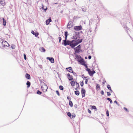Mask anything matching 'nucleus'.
Here are the masks:
<instances>
[{
	"mask_svg": "<svg viewBox=\"0 0 133 133\" xmlns=\"http://www.w3.org/2000/svg\"><path fill=\"white\" fill-rule=\"evenodd\" d=\"M63 41L64 45L66 46L67 45H69L72 48H74L81 42V41L78 42L75 40H73L71 41L63 40Z\"/></svg>",
	"mask_w": 133,
	"mask_h": 133,
	"instance_id": "1",
	"label": "nucleus"
},
{
	"mask_svg": "<svg viewBox=\"0 0 133 133\" xmlns=\"http://www.w3.org/2000/svg\"><path fill=\"white\" fill-rule=\"evenodd\" d=\"M76 59L81 64L83 65H85V62L84 60L80 56L76 55Z\"/></svg>",
	"mask_w": 133,
	"mask_h": 133,
	"instance_id": "2",
	"label": "nucleus"
},
{
	"mask_svg": "<svg viewBox=\"0 0 133 133\" xmlns=\"http://www.w3.org/2000/svg\"><path fill=\"white\" fill-rule=\"evenodd\" d=\"M41 84V87L43 91L44 92H46L48 88L47 85L43 82H42Z\"/></svg>",
	"mask_w": 133,
	"mask_h": 133,
	"instance_id": "3",
	"label": "nucleus"
},
{
	"mask_svg": "<svg viewBox=\"0 0 133 133\" xmlns=\"http://www.w3.org/2000/svg\"><path fill=\"white\" fill-rule=\"evenodd\" d=\"M87 70L88 71L89 75L90 76H93L94 74L95 73V72L94 70L91 71L90 69L88 68L87 69Z\"/></svg>",
	"mask_w": 133,
	"mask_h": 133,
	"instance_id": "4",
	"label": "nucleus"
},
{
	"mask_svg": "<svg viewBox=\"0 0 133 133\" xmlns=\"http://www.w3.org/2000/svg\"><path fill=\"white\" fill-rule=\"evenodd\" d=\"M81 48V46L80 45H79L77 47L74 48L75 52L76 53H78L80 51Z\"/></svg>",
	"mask_w": 133,
	"mask_h": 133,
	"instance_id": "5",
	"label": "nucleus"
},
{
	"mask_svg": "<svg viewBox=\"0 0 133 133\" xmlns=\"http://www.w3.org/2000/svg\"><path fill=\"white\" fill-rule=\"evenodd\" d=\"M2 44L4 46H9V44L6 41H3L2 42Z\"/></svg>",
	"mask_w": 133,
	"mask_h": 133,
	"instance_id": "6",
	"label": "nucleus"
},
{
	"mask_svg": "<svg viewBox=\"0 0 133 133\" xmlns=\"http://www.w3.org/2000/svg\"><path fill=\"white\" fill-rule=\"evenodd\" d=\"M74 28L75 30L76 31H79L81 29L82 27L81 25L78 26H74Z\"/></svg>",
	"mask_w": 133,
	"mask_h": 133,
	"instance_id": "7",
	"label": "nucleus"
},
{
	"mask_svg": "<svg viewBox=\"0 0 133 133\" xmlns=\"http://www.w3.org/2000/svg\"><path fill=\"white\" fill-rule=\"evenodd\" d=\"M81 92L82 97H84L85 95V90L83 88H82Z\"/></svg>",
	"mask_w": 133,
	"mask_h": 133,
	"instance_id": "8",
	"label": "nucleus"
},
{
	"mask_svg": "<svg viewBox=\"0 0 133 133\" xmlns=\"http://www.w3.org/2000/svg\"><path fill=\"white\" fill-rule=\"evenodd\" d=\"M46 58L47 59L49 60L52 63H54V59L52 57H47Z\"/></svg>",
	"mask_w": 133,
	"mask_h": 133,
	"instance_id": "9",
	"label": "nucleus"
},
{
	"mask_svg": "<svg viewBox=\"0 0 133 133\" xmlns=\"http://www.w3.org/2000/svg\"><path fill=\"white\" fill-rule=\"evenodd\" d=\"M66 70L67 71L70 72H73L72 68L71 67H69L68 68H66Z\"/></svg>",
	"mask_w": 133,
	"mask_h": 133,
	"instance_id": "10",
	"label": "nucleus"
},
{
	"mask_svg": "<svg viewBox=\"0 0 133 133\" xmlns=\"http://www.w3.org/2000/svg\"><path fill=\"white\" fill-rule=\"evenodd\" d=\"M67 76L68 77V78L70 81L71 80L73 79L72 76L70 75V74H67Z\"/></svg>",
	"mask_w": 133,
	"mask_h": 133,
	"instance_id": "11",
	"label": "nucleus"
},
{
	"mask_svg": "<svg viewBox=\"0 0 133 133\" xmlns=\"http://www.w3.org/2000/svg\"><path fill=\"white\" fill-rule=\"evenodd\" d=\"M51 18L50 17L49 18L47 19L46 21V25H48L50 22L51 21Z\"/></svg>",
	"mask_w": 133,
	"mask_h": 133,
	"instance_id": "12",
	"label": "nucleus"
},
{
	"mask_svg": "<svg viewBox=\"0 0 133 133\" xmlns=\"http://www.w3.org/2000/svg\"><path fill=\"white\" fill-rule=\"evenodd\" d=\"M0 3L3 6H4L5 4V3L4 0H0Z\"/></svg>",
	"mask_w": 133,
	"mask_h": 133,
	"instance_id": "13",
	"label": "nucleus"
},
{
	"mask_svg": "<svg viewBox=\"0 0 133 133\" xmlns=\"http://www.w3.org/2000/svg\"><path fill=\"white\" fill-rule=\"evenodd\" d=\"M25 77L26 78L29 79H30L31 78L30 75L27 73L25 75Z\"/></svg>",
	"mask_w": 133,
	"mask_h": 133,
	"instance_id": "14",
	"label": "nucleus"
},
{
	"mask_svg": "<svg viewBox=\"0 0 133 133\" xmlns=\"http://www.w3.org/2000/svg\"><path fill=\"white\" fill-rule=\"evenodd\" d=\"M31 33L36 37L39 34L38 32H35L33 31H32Z\"/></svg>",
	"mask_w": 133,
	"mask_h": 133,
	"instance_id": "15",
	"label": "nucleus"
},
{
	"mask_svg": "<svg viewBox=\"0 0 133 133\" xmlns=\"http://www.w3.org/2000/svg\"><path fill=\"white\" fill-rule=\"evenodd\" d=\"M40 50L42 52H44L45 51V49L43 47H41L40 48Z\"/></svg>",
	"mask_w": 133,
	"mask_h": 133,
	"instance_id": "16",
	"label": "nucleus"
},
{
	"mask_svg": "<svg viewBox=\"0 0 133 133\" xmlns=\"http://www.w3.org/2000/svg\"><path fill=\"white\" fill-rule=\"evenodd\" d=\"M70 84L72 86H74L75 85V82L74 81H72L71 82Z\"/></svg>",
	"mask_w": 133,
	"mask_h": 133,
	"instance_id": "17",
	"label": "nucleus"
},
{
	"mask_svg": "<svg viewBox=\"0 0 133 133\" xmlns=\"http://www.w3.org/2000/svg\"><path fill=\"white\" fill-rule=\"evenodd\" d=\"M26 84L27 85V87L28 88L30 87L31 83L30 82H29V81H28L26 83Z\"/></svg>",
	"mask_w": 133,
	"mask_h": 133,
	"instance_id": "18",
	"label": "nucleus"
},
{
	"mask_svg": "<svg viewBox=\"0 0 133 133\" xmlns=\"http://www.w3.org/2000/svg\"><path fill=\"white\" fill-rule=\"evenodd\" d=\"M75 93L76 95L78 96L79 94V92L78 91H75Z\"/></svg>",
	"mask_w": 133,
	"mask_h": 133,
	"instance_id": "19",
	"label": "nucleus"
},
{
	"mask_svg": "<svg viewBox=\"0 0 133 133\" xmlns=\"http://www.w3.org/2000/svg\"><path fill=\"white\" fill-rule=\"evenodd\" d=\"M76 88H75V89L76 90H77V88L79 87V84L77 82H76Z\"/></svg>",
	"mask_w": 133,
	"mask_h": 133,
	"instance_id": "20",
	"label": "nucleus"
},
{
	"mask_svg": "<svg viewBox=\"0 0 133 133\" xmlns=\"http://www.w3.org/2000/svg\"><path fill=\"white\" fill-rule=\"evenodd\" d=\"M2 19L3 20V25H6V22L4 18H3Z\"/></svg>",
	"mask_w": 133,
	"mask_h": 133,
	"instance_id": "21",
	"label": "nucleus"
},
{
	"mask_svg": "<svg viewBox=\"0 0 133 133\" xmlns=\"http://www.w3.org/2000/svg\"><path fill=\"white\" fill-rule=\"evenodd\" d=\"M100 87L99 85L98 84H97L96 88V90H99L100 89Z\"/></svg>",
	"mask_w": 133,
	"mask_h": 133,
	"instance_id": "22",
	"label": "nucleus"
},
{
	"mask_svg": "<svg viewBox=\"0 0 133 133\" xmlns=\"http://www.w3.org/2000/svg\"><path fill=\"white\" fill-rule=\"evenodd\" d=\"M69 105H70V106L71 107H72V106H73V104L72 102V101H69Z\"/></svg>",
	"mask_w": 133,
	"mask_h": 133,
	"instance_id": "23",
	"label": "nucleus"
},
{
	"mask_svg": "<svg viewBox=\"0 0 133 133\" xmlns=\"http://www.w3.org/2000/svg\"><path fill=\"white\" fill-rule=\"evenodd\" d=\"M107 88L109 90H110L111 92L112 91L111 90V89L110 87V85H107Z\"/></svg>",
	"mask_w": 133,
	"mask_h": 133,
	"instance_id": "24",
	"label": "nucleus"
},
{
	"mask_svg": "<svg viewBox=\"0 0 133 133\" xmlns=\"http://www.w3.org/2000/svg\"><path fill=\"white\" fill-rule=\"evenodd\" d=\"M107 99L110 102V103H112V102L111 99L109 98H107Z\"/></svg>",
	"mask_w": 133,
	"mask_h": 133,
	"instance_id": "25",
	"label": "nucleus"
},
{
	"mask_svg": "<svg viewBox=\"0 0 133 133\" xmlns=\"http://www.w3.org/2000/svg\"><path fill=\"white\" fill-rule=\"evenodd\" d=\"M59 89L61 90H63V87L62 85H60L59 87Z\"/></svg>",
	"mask_w": 133,
	"mask_h": 133,
	"instance_id": "26",
	"label": "nucleus"
},
{
	"mask_svg": "<svg viewBox=\"0 0 133 133\" xmlns=\"http://www.w3.org/2000/svg\"><path fill=\"white\" fill-rule=\"evenodd\" d=\"M67 115H68V116H69V117L71 116V113L70 112H67Z\"/></svg>",
	"mask_w": 133,
	"mask_h": 133,
	"instance_id": "27",
	"label": "nucleus"
},
{
	"mask_svg": "<svg viewBox=\"0 0 133 133\" xmlns=\"http://www.w3.org/2000/svg\"><path fill=\"white\" fill-rule=\"evenodd\" d=\"M80 83H81L80 85H81V86H82V87L83 86V85H84V83H83V81H81L80 82Z\"/></svg>",
	"mask_w": 133,
	"mask_h": 133,
	"instance_id": "28",
	"label": "nucleus"
},
{
	"mask_svg": "<svg viewBox=\"0 0 133 133\" xmlns=\"http://www.w3.org/2000/svg\"><path fill=\"white\" fill-rule=\"evenodd\" d=\"M68 35V34L67 31H65V36H67Z\"/></svg>",
	"mask_w": 133,
	"mask_h": 133,
	"instance_id": "29",
	"label": "nucleus"
},
{
	"mask_svg": "<svg viewBox=\"0 0 133 133\" xmlns=\"http://www.w3.org/2000/svg\"><path fill=\"white\" fill-rule=\"evenodd\" d=\"M91 107L93 109H96V107L95 106H94V105L92 106L91 105Z\"/></svg>",
	"mask_w": 133,
	"mask_h": 133,
	"instance_id": "30",
	"label": "nucleus"
},
{
	"mask_svg": "<svg viewBox=\"0 0 133 133\" xmlns=\"http://www.w3.org/2000/svg\"><path fill=\"white\" fill-rule=\"evenodd\" d=\"M123 109L124 110H125L127 112H128L129 110H128V109L125 107H124Z\"/></svg>",
	"mask_w": 133,
	"mask_h": 133,
	"instance_id": "31",
	"label": "nucleus"
},
{
	"mask_svg": "<svg viewBox=\"0 0 133 133\" xmlns=\"http://www.w3.org/2000/svg\"><path fill=\"white\" fill-rule=\"evenodd\" d=\"M37 93L39 95H41L42 94V92L38 90V91L37 92Z\"/></svg>",
	"mask_w": 133,
	"mask_h": 133,
	"instance_id": "32",
	"label": "nucleus"
},
{
	"mask_svg": "<svg viewBox=\"0 0 133 133\" xmlns=\"http://www.w3.org/2000/svg\"><path fill=\"white\" fill-rule=\"evenodd\" d=\"M106 114L108 116H109V111L108 110H107L106 111Z\"/></svg>",
	"mask_w": 133,
	"mask_h": 133,
	"instance_id": "33",
	"label": "nucleus"
},
{
	"mask_svg": "<svg viewBox=\"0 0 133 133\" xmlns=\"http://www.w3.org/2000/svg\"><path fill=\"white\" fill-rule=\"evenodd\" d=\"M56 93L58 95V96H59L60 95L58 91H57V90L56 91Z\"/></svg>",
	"mask_w": 133,
	"mask_h": 133,
	"instance_id": "34",
	"label": "nucleus"
},
{
	"mask_svg": "<svg viewBox=\"0 0 133 133\" xmlns=\"http://www.w3.org/2000/svg\"><path fill=\"white\" fill-rule=\"evenodd\" d=\"M24 59L25 60H26V56L25 54H24Z\"/></svg>",
	"mask_w": 133,
	"mask_h": 133,
	"instance_id": "35",
	"label": "nucleus"
},
{
	"mask_svg": "<svg viewBox=\"0 0 133 133\" xmlns=\"http://www.w3.org/2000/svg\"><path fill=\"white\" fill-rule=\"evenodd\" d=\"M67 99L69 101H70L71 100V98L70 97H69V96L67 97Z\"/></svg>",
	"mask_w": 133,
	"mask_h": 133,
	"instance_id": "36",
	"label": "nucleus"
},
{
	"mask_svg": "<svg viewBox=\"0 0 133 133\" xmlns=\"http://www.w3.org/2000/svg\"><path fill=\"white\" fill-rule=\"evenodd\" d=\"M88 79H85V83L86 84H87V83H88Z\"/></svg>",
	"mask_w": 133,
	"mask_h": 133,
	"instance_id": "37",
	"label": "nucleus"
},
{
	"mask_svg": "<svg viewBox=\"0 0 133 133\" xmlns=\"http://www.w3.org/2000/svg\"><path fill=\"white\" fill-rule=\"evenodd\" d=\"M101 93L102 95H103L104 94V92L103 90H102L101 92Z\"/></svg>",
	"mask_w": 133,
	"mask_h": 133,
	"instance_id": "38",
	"label": "nucleus"
},
{
	"mask_svg": "<svg viewBox=\"0 0 133 133\" xmlns=\"http://www.w3.org/2000/svg\"><path fill=\"white\" fill-rule=\"evenodd\" d=\"M107 95L108 96H109L111 95V94L109 92H107Z\"/></svg>",
	"mask_w": 133,
	"mask_h": 133,
	"instance_id": "39",
	"label": "nucleus"
},
{
	"mask_svg": "<svg viewBox=\"0 0 133 133\" xmlns=\"http://www.w3.org/2000/svg\"><path fill=\"white\" fill-rule=\"evenodd\" d=\"M58 39H59V42H60L61 41V37H59L58 38Z\"/></svg>",
	"mask_w": 133,
	"mask_h": 133,
	"instance_id": "40",
	"label": "nucleus"
},
{
	"mask_svg": "<svg viewBox=\"0 0 133 133\" xmlns=\"http://www.w3.org/2000/svg\"><path fill=\"white\" fill-rule=\"evenodd\" d=\"M114 103H116L118 106L119 105V104L118 103L117 101H114Z\"/></svg>",
	"mask_w": 133,
	"mask_h": 133,
	"instance_id": "41",
	"label": "nucleus"
},
{
	"mask_svg": "<svg viewBox=\"0 0 133 133\" xmlns=\"http://www.w3.org/2000/svg\"><path fill=\"white\" fill-rule=\"evenodd\" d=\"M11 47L12 49H14L15 48V46L14 45H12Z\"/></svg>",
	"mask_w": 133,
	"mask_h": 133,
	"instance_id": "42",
	"label": "nucleus"
},
{
	"mask_svg": "<svg viewBox=\"0 0 133 133\" xmlns=\"http://www.w3.org/2000/svg\"><path fill=\"white\" fill-rule=\"evenodd\" d=\"M72 118H74L75 117V114L73 115H72Z\"/></svg>",
	"mask_w": 133,
	"mask_h": 133,
	"instance_id": "43",
	"label": "nucleus"
},
{
	"mask_svg": "<svg viewBox=\"0 0 133 133\" xmlns=\"http://www.w3.org/2000/svg\"><path fill=\"white\" fill-rule=\"evenodd\" d=\"M88 112L89 113H90V114L91 113V111L89 109H88Z\"/></svg>",
	"mask_w": 133,
	"mask_h": 133,
	"instance_id": "44",
	"label": "nucleus"
},
{
	"mask_svg": "<svg viewBox=\"0 0 133 133\" xmlns=\"http://www.w3.org/2000/svg\"><path fill=\"white\" fill-rule=\"evenodd\" d=\"M82 77L83 78H87V77H85L84 76V75H82Z\"/></svg>",
	"mask_w": 133,
	"mask_h": 133,
	"instance_id": "45",
	"label": "nucleus"
},
{
	"mask_svg": "<svg viewBox=\"0 0 133 133\" xmlns=\"http://www.w3.org/2000/svg\"><path fill=\"white\" fill-rule=\"evenodd\" d=\"M91 56H88V58L89 59H91Z\"/></svg>",
	"mask_w": 133,
	"mask_h": 133,
	"instance_id": "46",
	"label": "nucleus"
},
{
	"mask_svg": "<svg viewBox=\"0 0 133 133\" xmlns=\"http://www.w3.org/2000/svg\"><path fill=\"white\" fill-rule=\"evenodd\" d=\"M67 37V36H65V40H65L66 41Z\"/></svg>",
	"mask_w": 133,
	"mask_h": 133,
	"instance_id": "47",
	"label": "nucleus"
},
{
	"mask_svg": "<svg viewBox=\"0 0 133 133\" xmlns=\"http://www.w3.org/2000/svg\"><path fill=\"white\" fill-rule=\"evenodd\" d=\"M70 26V25H67V27H68V28H70V26L69 27V26ZM71 27H72V25H71Z\"/></svg>",
	"mask_w": 133,
	"mask_h": 133,
	"instance_id": "48",
	"label": "nucleus"
},
{
	"mask_svg": "<svg viewBox=\"0 0 133 133\" xmlns=\"http://www.w3.org/2000/svg\"><path fill=\"white\" fill-rule=\"evenodd\" d=\"M103 83L104 84V82H103Z\"/></svg>",
	"mask_w": 133,
	"mask_h": 133,
	"instance_id": "49",
	"label": "nucleus"
},
{
	"mask_svg": "<svg viewBox=\"0 0 133 133\" xmlns=\"http://www.w3.org/2000/svg\"><path fill=\"white\" fill-rule=\"evenodd\" d=\"M77 35V34H76V35Z\"/></svg>",
	"mask_w": 133,
	"mask_h": 133,
	"instance_id": "50",
	"label": "nucleus"
},
{
	"mask_svg": "<svg viewBox=\"0 0 133 133\" xmlns=\"http://www.w3.org/2000/svg\"><path fill=\"white\" fill-rule=\"evenodd\" d=\"M68 25H69V24H68Z\"/></svg>",
	"mask_w": 133,
	"mask_h": 133,
	"instance_id": "51",
	"label": "nucleus"
}]
</instances>
